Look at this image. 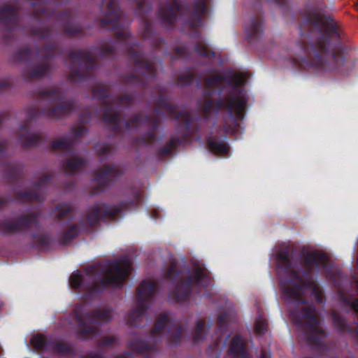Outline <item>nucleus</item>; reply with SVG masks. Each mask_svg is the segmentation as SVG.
<instances>
[{
    "label": "nucleus",
    "mask_w": 358,
    "mask_h": 358,
    "mask_svg": "<svg viewBox=\"0 0 358 358\" xmlns=\"http://www.w3.org/2000/svg\"><path fill=\"white\" fill-rule=\"evenodd\" d=\"M343 59H340V63H341V64L343 63Z\"/></svg>",
    "instance_id": "35"
},
{
    "label": "nucleus",
    "mask_w": 358,
    "mask_h": 358,
    "mask_svg": "<svg viewBox=\"0 0 358 358\" xmlns=\"http://www.w3.org/2000/svg\"><path fill=\"white\" fill-rule=\"evenodd\" d=\"M220 323H222V317H220Z\"/></svg>",
    "instance_id": "34"
},
{
    "label": "nucleus",
    "mask_w": 358,
    "mask_h": 358,
    "mask_svg": "<svg viewBox=\"0 0 358 358\" xmlns=\"http://www.w3.org/2000/svg\"><path fill=\"white\" fill-rule=\"evenodd\" d=\"M71 210V206L67 203L60 205L57 208V216L62 217Z\"/></svg>",
    "instance_id": "21"
},
{
    "label": "nucleus",
    "mask_w": 358,
    "mask_h": 358,
    "mask_svg": "<svg viewBox=\"0 0 358 358\" xmlns=\"http://www.w3.org/2000/svg\"><path fill=\"white\" fill-rule=\"evenodd\" d=\"M306 261L310 266H326L327 264V257L322 252H310L307 255Z\"/></svg>",
    "instance_id": "14"
},
{
    "label": "nucleus",
    "mask_w": 358,
    "mask_h": 358,
    "mask_svg": "<svg viewBox=\"0 0 358 358\" xmlns=\"http://www.w3.org/2000/svg\"><path fill=\"white\" fill-rule=\"evenodd\" d=\"M132 348L136 351H143L145 350V344L142 342H138L137 343L133 344ZM146 350L148 349L146 348Z\"/></svg>",
    "instance_id": "24"
},
{
    "label": "nucleus",
    "mask_w": 358,
    "mask_h": 358,
    "mask_svg": "<svg viewBox=\"0 0 358 358\" xmlns=\"http://www.w3.org/2000/svg\"><path fill=\"white\" fill-rule=\"evenodd\" d=\"M45 338L41 335H35L31 339V343L37 350L42 349L45 345Z\"/></svg>",
    "instance_id": "17"
},
{
    "label": "nucleus",
    "mask_w": 358,
    "mask_h": 358,
    "mask_svg": "<svg viewBox=\"0 0 358 358\" xmlns=\"http://www.w3.org/2000/svg\"><path fill=\"white\" fill-rule=\"evenodd\" d=\"M266 322L264 319L259 317L257 319L255 325V331L258 334H262L266 331Z\"/></svg>",
    "instance_id": "18"
},
{
    "label": "nucleus",
    "mask_w": 358,
    "mask_h": 358,
    "mask_svg": "<svg viewBox=\"0 0 358 358\" xmlns=\"http://www.w3.org/2000/svg\"><path fill=\"white\" fill-rule=\"evenodd\" d=\"M229 350L231 358H250L244 350L243 339L239 336L233 338Z\"/></svg>",
    "instance_id": "12"
},
{
    "label": "nucleus",
    "mask_w": 358,
    "mask_h": 358,
    "mask_svg": "<svg viewBox=\"0 0 358 358\" xmlns=\"http://www.w3.org/2000/svg\"><path fill=\"white\" fill-rule=\"evenodd\" d=\"M83 164V161L77 158L72 157L69 159L66 162V169L67 171L72 172L79 167H80Z\"/></svg>",
    "instance_id": "16"
},
{
    "label": "nucleus",
    "mask_w": 358,
    "mask_h": 358,
    "mask_svg": "<svg viewBox=\"0 0 358 358\" xmlns=\"http://www.w3.org/2000/svg\"><path fill=\"white\" fill-rule=\"evenodd\" d=\"M358 284V281L357 282ZM352 308L357 312L358 315V300H355L351 303Z\"/></svg>",
    "instance_id": "26"
},
{
    "label": "nucleus",
    "mask_w": 358,
    "mask_h": 358,
    "mask_svg": "<svg viewBox=\"0 0 358 358\" xmlns=\"http://www.w3.org/2000/svg\"><path fill=\"white\" fill-rule=\"evenodd\" d=\"M336 66H331L329 67V69H336Z\"/></svg>",
    "instance_id": "33"
},
{
    "label": "nucleus",
    "mask_w": 358,
    "mask_h": 358,
    "mask_svg": "<svg viewBox=\"0 0 358 358\" xmlns=\"http://www.w3.org/2000/svg\"><path fill=\"white\" fill-rule=\"evenodd\" d=\"M67 145V141L64 138L57 139L52 143L53 147L55 148H63L66 147Z\"/></svg>",
    "instance_id": "22"
},
{
    "label": "nucleus",
    "mask_w": 358,
    "mask_h": 358,
    "mask_svg": "<svg viewBox=\"0 0 358 358\" xmlns=\"http://www.w3.org/2000/svg\"><path fill=\"white\" fill-rule=\"evenodd\" d=\"M268 354L267 352H264L262 355V358H268Z\"/></svg>",
    "instance_id": "30"
},
{
    "label": "nucleus",
    "mask_w": 358,
    "mask_h": 358,
    "mask_svg": "<svg viewBox=\"0 0 358 358\" xmlns=\"http://www.w3.org/2000/svg\"><path fill=\"white\" fill-rule=\"evenodd\" d=\"M172 331L170 328V320L166 315H162L159 317L155 328L152 331V335L154 338L161 336Z\"/></svg>",
    "instance_id": "13"
},
{
    "label": "nucleus",
    "mask_w": 358,
    "mask_h": 358,
    "mask_svg": "<svg viewBox=\"0 0 358 358\" xmlns=\"http://www.w3.org/2000/svg\"><path fill=\"white\" fill-rule=\"evenodd\" d=\"M104 120L106 122H115L117 120L116 115H113L111 117H108L106 115L104 117Z\"/></svg>",
    "instance_id": "27"
},
{
    "label": "nucleus",
    "mask_w": 358,
    "mask_h": 358,
    "mask_svg": "<svg viewBox=\"0 0 358 358\" xmlns=\"http://www.w3.org/2000/svg\"><path fill=\"white\" fill-rule=\"evenodd\" d=\"M113 174V169L109 167H105L103 170H100L97 172L96 179L97 180H101L105 178H109Z\"/></svg>",
    "instance_id": "19"
},
{
    "label": "nucleus",
    "mask_w": 358,
    "mask_h": 358,
    "mask_svg": "<svg viewBox=\"0 0 358 358\" xmlns=\"http://www.w3.org/2000/svg\"><path fill=\"white\" fill-rule=\"evenodd\" d=\"M74 313L78 325V331L83 338L92 334L94 330V323L107 322L112 317L110 311L107 309L100 310L94 315L90 316L86 310V307L83 306L76 307Z\"/></svg>",
    "instance_id": "3"
},
{
    "label": "nucleus",
    "mask_w": 358,
    "mask_h": 358,
    "mask_svg": "<svg viewBox=\"0 0 358 358\" xmlns=\"http://www.w3.org/2000/svg\"><path fill=\"white\" fill-rule=\"evenodd\" d=\"M117 358H121V357H117Z\"/></svg>",
    "instance_id": "39"
},
{
    "label": "nucleus",
    "mask_w": 358,
    "mask_h": 358,
    "mask_svg": "<svg viewBox=\"0 0 358 358\" xmlns=\"http://www.w3.org/2000/svg\"><path fill=\"white\" fill-rule=\"evenodd\" d=\"M176 274H177V269L176 264H172L167 272V276L169 278H172Z\"/></svg>",
    "instance_id": "23"
},
{
    "label": "nucleus",
    "mask_w": 358,
    "mask_h": 358,
    "mask_svg": "<svg viewBox=\"0 0 358 358\" xmlns=\"http://www.w3.org/2000/svg\"><path fill=\"white\" fill-rule=\"evenodd\" d=\"M155 290V284L151 280H146L141 282L137 294L138 310L131 313L130 319L131 324H135L134 317H138L149 303V300Z\"/></svg>",
    "instance_id": "7"
},
{
    "label": "nucleus",
    "mask_w": 358,
    "mask_h": 358,
    "mask_svg": "<svg viewBox=\"0 0 358 358\" xmlns=\"http://www.w3.org/2000/svg\"><path fill=\"white\" fill-rule=\"evenodd\" d=\"M209 281L208 276L203 266L196 265L194 268L192 276H189L186 282H182L177 285L175 297L178 300H182L190 290V286L193 284H197L200 286H205Z\"/></svg>",
    "instance_id": "6"
},
{
    "label": "nucleus",
    "mask_w": 358,
    "mask_h": 358,
    "mask_svg": "<svg viewBox=\"0 0 358 358\" xmlns=\"http://www.w3.org/2000/svg\"><path fill=\"white\" fill-rule=\"evenodd\" d=\"M160 15L163 20L171 23L178 15H185L184 8L178 1H174L173 5L168 4L162 8Z\"/></svg>",
    "instance_id": "10"
},
{
    "label": "nucleus",
    "mask_w": 358,
    "mask_h": 358,
    "mask_svg": "<svg viewBox=\"0 0 358 358\" xmlns=\"http://www.w3.org/2000/svg\"><path fill=\"white\" fill-rule=\"evenodd\" d=\"M207 10V5L205 0H198L195 10L188 20L189 26L196 27L201 24V17Z\"/></svg>",
    "instance_id": "11"
},
{
    "label": "nucleus",
    "mask_w": 358,
    "mask_h": 358,
    "mask_svg": "<svg viewBox=\"0 0 358 358\" xmlns=\"http://www.w3.org/2000/svg\"><path fill=\"white\" fill-rule=\"evenodd\" d=\"M245 79V76L243 73L234 74L230 83L231 90L224 100L218 103H215L211 100L206 101L203 106V111L209 113L223 108L231 115H234L238 119L242 118L246 108L247 96L245 92L238 87L244 83Z\"/></svg>",
    "instance_id": "1"
},
{
    "label": "nucleus",
    "mask_w": 358,
    "mask_h": 358,
    "mask_svg": "<svg viewBox=\"0 0 358 358\" xmlns=\"http://www.w3.org/2000/svg\"><path fill=\"white\" fill-rule=\"evenodd\" d=\"M213 83H214V78H213V79L208 80L207 81V84H208V85H213Z\"/></svg>",
    "instance_id": "29"
},
{
    "label": "nucleus",
    "mask_w": 358,
    "mask_h": 358,
    "mask_svg": "<svg viewBox=\"0 0 358 358\" xmlns=\"http://www.w3.org/2000/svg\"><path fill=\"white\" fill-rule=\"evenodd\" d=\"M41 73H36V76H39V75H41Z\"/></svg>",
    "instance_id": "38"
},
{
    "label": "nucleus",
    "mask_w": 358,
    "mask_h": 358,
    "mask_svg": "<svg viewBox=\"0 0 358 358\" xmlns=\"http://www.w3.org/2000/svg\"><path fill=\"white\" fill-rule=\"evenodd\" d=\"M34 143V140H30L29 141H24L23 142V143L25 145H29V144L31 143Z\"/></svg>",
    "instance_id": "28"
},
{
    "label": "nucleus",
    "mask_w": 358,
    "mask_h": 358,
    "mask_svg": "<svg viewBox=\"0 0 358 358\" xmlns=\"http://www.w3.org/2000/svg\"><path fill=\"white\" fill-rule=\"evenodd\" d=\"M301 308H306L301 315L298 318V316L294 313L292 315V319L297 323H304L305 329L307 331L309 340L317 341L323 336V333L320 327L318 325V320L317 319L316 313L314 308L311 305L301 304Z\"/></svg>",
    "instance_id": "5"
},
{
    "label": "nucleus",
    "mask_w": 358,
    "mask_h": 358,
    "mask_svg": "<svg viewBox=\"0 0 358 358\" xmlns=\"http://www.w3.org/2000/svg\"><path fill=\"white\" fill-rule=\"evenodd\" d=\"M334 59H336V63H338V59H336L335 57H334Z\"/></svg>",
    "instance_id": "36"
},
{
    "label": "nucleus",
    "mask_w": 358,
    "mask_h": 358,
    "mask_svg": "<svg viewBox=\"0 0 358 358\" xmlns=\"http://www.w3.org/2000/svg\"><path fill=\"white\" fill-rule=\"evenodd\" d=\"M205 323L204 322L199 321L198 322L196 327V333H195V339L196 341H199L202 338L203 334L205 331Z\"/></svg>",
    "instance_id": "20"
},
{
    "label": "nucleus",
    "mask_w": 358,
    "mask_h": 358,
    "mask_svg": "<svg viewBox=\"0 0 358 358\" xmlns=\"http://www.w3.org/2000/svg\"><path fill=\"white\" fill-rule=\"evenodd\" d=\"M171 337H173V334H171ZM172 339H173V343H176V341L175 340V338H172Z\"/></svg>",
    "instance_id": "32"
},
{
    "label": "nucleus",
    "mask_w": 358,
    "mask_h": 358,
    "mask_svg": "<svg viewBox=\"0 0 358 358\" xmlns=\"http://www.w3.org/2000/svg\"><path fill=\"white\" fill-rule=\"evenodd\" d=\"M312 291H313V292H317V289L315 287H313V288H312Z\"/></svg>",
    "instance_id": "31"
},
{
    "label": "nucleus",
    "mask_w": 358,
    "mask_h": 358,
    "mask_svg": "<svg viewBox=\"0 0 358 358\" xmlns=\"http://www.w3.org/2000/svg\"><path fill=\"white\" fill-rule=\"evenodd\" d=\"M120 208L117 206H109L105 203H99L93 206L87 213V222L92 225L100 219L105 217H110L117 214Z\"/></svg>",
    "instance_id": "8"
},
{
    "label": "nucleus",
    "mask_w": 358,
    "mask_h": 358,
    "mask_svg": "<svg viewBox=\"0 0 358 358\" xmlns=\"http://www.w3.org/2000/svg\"><path fill=\"white\" fill-rule=\"evenodd\" d=\"M77 234V229L76 227H72L70 231L66 234V238L67 239L72 238Z\"/></svg>",
    "instance_id": "25"
},
{
    "label": "nucleus",
    "mask_w": 358,
    "mask_h": 358,
    "mask_svg": "<svg viewBox=\"0 0 358 358\" xmlns=\"http://www.w3.org/2000/svg\"><path fill=\"white\" fill-rule=\"evenodd\" d=\"M201 54H203V55H206V52H201Z\"/></svg>",
    "instance_id": "37"
},
{
    "label": "nucleus",
    "mask_w": 358,
    "mask_h": 358,
    "mask_svg": "<svg viewBox=\"0 0 358 358\" xmlns=\"http://www.w3.org/2000/svg\"><path fill=\"white\" fill-rule=\"evenodd\" d=\"M208 147L212 152L216 154L224 155L229 152V146L223 142L210 140L208 141Z\"/></svg>",
    "instance_id": "15"
},
{
    "label": "nucleus",
    "mask_w": 358,
    "mask_h": 358,
    "mask_svg": "<svg viewBox=\"0 0 358 358\" xmlns=\"http://www.w3.org/2000/svg\"><path fill=\"white\" fill-rule=\"evenodd\" d=\"M94 271V268H92L83 274H81L79 271L73 273L70 279L71 286L73 288H88V281L96 280V276L91 275Z\"/></svg>",
    "instance_id": "9"
},
{
    "label": "nucleus",
    "mask_w": 358,
    "mask_h": 358,
    "mask_svg": "<svg viewBox=\"0 0 358 358\" xmlns=\"http://www.w3.org/2000/svg\"><path fill=\"white\" fill-rule=\"evenodd\" d=\"M131 271V262L127 258L108 264L101 278L103 285L119 286Z\"/></svg>",
    "instance_id": "4"
},
{
    "label": "nucleus",
    "mask_w": 358,
    "mask_h": 358,
    "mask_svg": "<svg viewBox=\"0 0 358 358\" xmlns=\"http://www.w3.org/2000/svg\"><path fill=\"white\" fill-rule=\"evenodd\" d=\"M277 264L279 267L283 268L280 274V285L284 296L288 300L300 299L303 294L306 286L302 285L301 279L295 275L290 268L289 259L287 251H281L277 257Z\"/></svg>",
    "instance_id": "2"
}]
</instances>
